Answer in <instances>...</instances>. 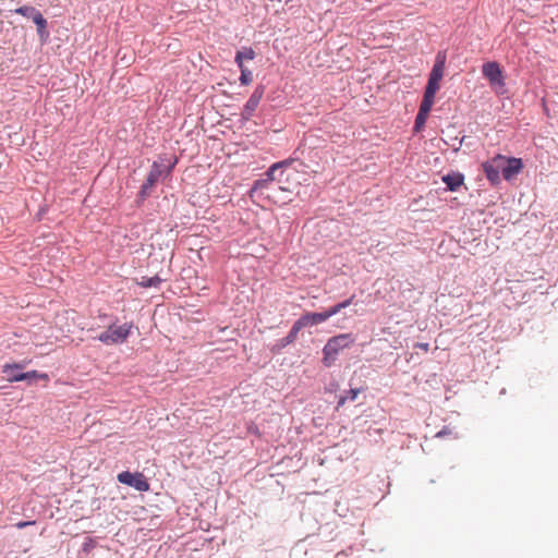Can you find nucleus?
<instances>
[{
    "mask_svg": "<svg viewBox=\"0 0 558 558\" xmlns=\"http://www.w3.org/2000/svg\"><path fill=\"white\" fill-rule=\"evenodd\" d=\"M133 324L116 325L111 324L105 331L99 333L96 339L107 345L121 344L130 336Z\"/></svg>",
    "mask_w": 558,
    "mask_h": 558,
    "instance_id": "6",
    "label": "nucleus"
},
{
    "mask_svg": "<svg viewBox=\"0 0 558 558\" xmlns=\"http://www.w3.org/2000/svg\"><path fill=\"white\" fill-rule=\"evenodd\" d=\"M168 165L165 168V178L169 177L178 163V158L173 157L172 160L168 159Z\"/></svg>",
    "mask_w": 558,
    "mask_h": 558,
    "instance_id": "25",
    "label": "nucleus"
},
{
    "mask_svg": "<svg viewBox=\"0 0 558 558\" xmlns=\"http://www.w3.org/2000/svg\"><path fill=\"white\" fill-rule=\"evenodd\" d=\"M166 160H168V157L166 154L159 155L158 159L153 161V165H151L149 171L153 172L155 175H157V178H159V179L161 177L165 178V169H162V167H163V162H166Z\"/></svg>",
    "mask_w": 558,
    "mask_h": 558,
    "instance_id": "18",
    "label": "nucleus"
},
{
    "mask_svg": "<svg viewBox=\"0 0 558 558\" xmlns=\"http://www.w3.org/2000/svg\"><path fill=\"white\" fill-rule=\"evenodd\" d=\"M427 117L428 116L425 113L417 112L415 122H414V131L415 132H420L424 128Z\"/></svg>",
    "mask_w": 558,
    "mask_h": 558,
    "instance_id": "22",
    "label": "nucleus"
},
{
    "mask_svg": "<svg viewBox=\"0 0 558 558\" xmlns=\"http://www.w3.org/2000/svg\"><path fill=\"white\" fill-rule=\"evenodd\" d=\"M146 180L156 184L159 181V178H157V175H155L153 172L149 171Z\"/></svg>",
    "mask_w": 558,
    "mask_h": 558,
    "instance_id": "28",
    "label": "nucleus"
},
{
    "mask_svg": "<svg viewBox=\"0 0 558 558\" xmlns=\"http://www.w3.org/2000/svg\"><path fill=\"white\" fill-rule=\"evenodd\" d=\"M482 73L497 94H504L506 87L505 75L498 62L488 61L484 63Z\"/></svg>",
    "mask_w": 558,
    "mask_h": 558,
    "instance_id": "7",
    "label": "nucleus"
},
{
    "mask_svg": "<svg viewBox=\"0 0 558 558\" xmlns=\"http://www.w3.org/2000/svg\"><path fill=\"white\" fill-rule=\"evenodd\" d=\"M155 185V183L145 180V182L142 184L137 195H136V204L141 206L150 195H151V189Z\"/></svg>",
    "mask_w": 558,
    "mask_h": 558,
    "instance_id": "16",
    "label": "nucleus"
},
{
    "mask_svg": "<svg viewBox=\"0 0 558 558\" xmlns=\"http://www.w3.org/2000/svg\"><path fill=\"white\" fill-rule=\"evenodd\" d=\"M353 299H354V295H352L351 298H349L348 300H345L341 303H338L337 305L332 306L328 311L316 313V324L325 322L330 316L340 312L342 308L350 306L353 303Z\"/></svg>",
    "mask_w": 558,
    "mask_h": 558,
    "instance_id": "14",
    "label": "nucleus"
},
{
    "mask_svg": "<svg viewBox=\"0 0 558 558\" xmlns=\"http://www.w3.org/2000/svg\"><path fill=\"white\" fill-rule=\"evenodd\" d=\"M354 341L355 338L352 333H341L329 339L324 348V364L330 366L337 360L338 354L351 347Z\"/></svg>",
    "mask_w": 558,
    "mask_h": 558,
    "instance_id": "4",
    "label": "nucleus"
},
{
    "mask_svg": "<svg viewBox=\"0 0 558 558\" xmlns=\"http://www.w3.org/2000/svg\"><path fill=\"white\" fill-rule=\"evenodd\" d=\"M35 524V521H20L15 524V526L19 529V530H22L26 526H29V525H34Z\"/></svg>",
    "mask_w": 558,
    "mask_h": 558,
    "instance_id": "26",
    "label": "nucleus"
},
{
    "mask_svg": "<svg viewBox=\"0 0 558 558\" xmlns=\"http://www.w3.org/2000/svg\"><path fill=\"white\" fill-rule=\"evenodd\" d=\"M361 392V389H351L348 391L347 396H343L338 401V407H341L345 403L347 400L354 401L359 393Z\"/></svg>",
    "mask_w": 558,
    "mask_h": 558,
    "instance_id": "21",
    "label": "nucleus"
},
{
    "mask_svg": "<svg viewBox=\"0 0 558 558\" xmlns=\"http://www.w3.org/2000/svg\"><path fill=\"white\" fill-rule=\"evenodd\" d=\"M264 94H265V86L262 84L257 85L242 109L241 120L243 122H247L252 119Z\"/></svg>",
    "mask_w": 558,
    "mask_h": 558,
    "instance_id": "10",
    "label": "nucleus"
},
{
    "mask_svg": "<svg viewBox=\"0 0 558 558\" xmlns=\"http://www.w3.org/2000/svg\"><path fill=\"white\" fill-rule=\"evenodd\" d=\"M305 149L298 148L293 156L284 160L272 163L264 173L268 180L278 183L287 182L292 172L307 173L312 169V159L304 157Z\"/></svg>",
    "mask_w": 558,
    "mask_h": 558,
    "instance_id": "1",
    "label": "nucleus"
},
{
    "mask_svg": "<svg viewBox=\"0 0 558 558\" xmlns=\"http://www.w3.org/2000/svg\"><path fill=\"white\" fill-rule=\"evenodd\" d=\"M33 22L35 23V25L37 27V35L39 37L40 43L46 44L50 37L47 20L43 16L41 12H39L33 19Z\"/></svg>",
    "mask_w": 558,
    "mask_h": 558,
    "instance_id": "13",
    "label": "nucleus"
},
{
    "mask_svg": "<svg viewBox=\"0 0 558 558\" xmlns=\"http://www.w3.org/2000/svg\"><path fill=\"white\" fill-rule=\"evenodd\" d=\"M304 553L305 556H307V550H306V541H302V542H299L292 549V555L295 557V558H300L299 556Z\"/></svg>",
    "mask_w": 558,
    "mask_h": 558,
    "instance_id": "24",
    "label": "nucleus"
},
{
    "mask_svg": "<svg viewBox=\"0 0 558 558\" xmlns=\"http://www.w3.org/2000/svg\"><path fill=\"white\" fill-rule=\"evenodd\" d=\"M163 282V279L158 275L154 277H142L136 283L142 288H158Z\"/></svg>",
    "mask_w": 558,
    "mask_h": 558,
    "instance_id": "17",
    "label": "nucleus"
},
{
    "mask_svg": "<svg viewBox=\"0 0 558 558\" xmlns=\"http://www.w3.org/2000/svg\"><path fill=\"white\" fill-rule=\"evenodd\" d=\"M306 326H314V313H306L296 322H294L288 335L276 340V342L271 347V352H281V350H283L286 347H288L295 340L300 330H302Z\"/></svg>",
    "mask_w": 558,
    "mask_h": 558,
    "instance_id": "5",
    "label": "nucleus"
},
{
    "mask_svg": "<svg viewBox=\"0 0 558 558\" xmlns=\"http://www.w3.org/2000/svg\"><path fill=\"white\" fill-rule=\"evenodd\" d=\"M23 363H7L2 366V373L9 383L26 381L28 386L37 383V380H48L47 373H40L36 369L23 372Z\"/></svg>",
    "mask_w": 558,
    "mask_h": 558,
    "instance_id": "3",
    "label": "nucleus"
},
{
    "mask_svg": "<svg viewBox=\"0 0 558 558\" xmlns=\"http://www.w3.org/2000/svg\"><path fill=\"white\" fill-rule=\"evenodd\" d=\"M13 12L15 14H20L22 16L33 20L36 16V14H38L40 11L37 10L35 7L22 5V7L16 8Z\"/></svg>",
    "mask_w": 558,
    "mask_h": 558,
    "instance_id": "19",
    "label": "nucleus"
},
{
    "mask_svg": "<svg viewBox=\"0 0 558 558\" xmlns=\"http://www.w3.org/2000/svg\"><path fill=\"white\" fill-rule=\"evenodd\" d=\"M271 180H268V177L264 175V178L257 179L253 182L252 187L250 190L251 193H255L257 191H262L264 189H267L268 185L271 183Z\"/></svg>",
    "mask_w": 558,
    "mask_h": 558,
    "instance_id": "20",
    "label": "nucleus"
},
{
    "mask_svg": "<svg viewBox=\"0 0 558 558\" xmlns=\"http://www.w3.org/2000/svg\"><path fill=\"white\" fill-rule=\"evenodd\" d=\"M146 180L156 184L159 181V178H157V175H155L153 172L149 171Z\"/></svg>",
    "mask_w": 558,
    "mask_h": 558,
    "instance_id": "27",
    "label": "nucleus"
},
{
    "mask_svg": "<svg viewBox=\"0 0 558 558\" xmlns=\"http://www.w3.org/2000/svg\"><path fill=\"white\" fill-rule=\"evenodd\" d=\"M117 478L119 483L130 486L141 493L148 492L150 488L147 478L140 472L132 473L130 471H123L118 474Z\"/></svg>",
    "mask_w": 558,
    "mask_h": 558,
    "instance_id": "8",
    "label": "nucleus"
},
{
    "mask_svg": "<svg viewBox=\"0 0 558 558\" xmlns=\"http://www.w3.org/2000/svg\"><path fill=\"white\" fill-rule=\"evenodd\" d=\"M97 545V542L93 537H85L82 544V551L89 554Z\"/></svg>",
    "mask_w": 558,
    "mask_h": 558,
    "instance_id": "23",
    "label": "nucleus"
},
{
    "mask_svg": "<svg viewBox=\"0 0 558 558\" xmlns=\"http://www.w3.org/2000/svg\"><path fill=\"white\" fill-rule=\"evenodd\" d=\"M416 348H420L421 350L427 352L429 350V344L425 342H418L415 344Z\"/></svg>",
    "mask_w": 558,
    "mask_h": 558,
    "instance_id": "29",
    "label": "nucleus"
},
{
    "mask_svg": "<svg viewBox=\"0 0 558 558\" xmlns=\"http://www.w3.org/2000/svg\"><path fill=\"white\" fill-rule=\"evenodd\" d=\"M463 175L461 173H449L442 177V181L450 191H457L463 184Z\"/></svg>",
    "mask_w": 558,
    "mask_h": 558,
    "instance_id": "15",
    "label": "nucleus"
},
{
    "mask_svg": "<svg viewBox=\"0 0 558 558\" xmlns=\"http://www.w3.org/2000/svg\"><path fill=\"white\" fill-rule=\"evenodd\" d=\"M504 163L505 156L497 155L482 165L483 171L492 184H498L500 182V172L502 173Z\"/></svg>",
    "mask_w": 558,
    "mask_h": 558,
    "instance_id": "9",
    "label": "nucleus"
},
{
    "mask_svg": "<svg viewBox=\"0 0 558 558\" xmlns=\"http://www.w3.org/2000/svg\"><path fill=\"white\" fill-rule=\"evenodd\" d=\"M446 57L438 53L434 66L429 73L427 85L425 87L424 96L420 105L418 112L429 114L432 107L435 102V96L440 88V82L445 73Z\"/></svg>",
    "mask_w": 558,
    "mask_h": 558,
    "instance_id": "2",
    "label": "nucleus"
},
{
    "mask_svg": "<svg viewBox=\"0 0 558 558\" xmlns=\"http://www.w3.org/2000/svg\"><path fill=\"white\" fill-rule=\"evenodd\" d=\"M254 57L255 51L251 47L244 48L243 50L238 51L235 54L234 61L241 71L239 80L242 85H248L253 81V74L247 68L244 66L243 58H246L247 60H253Z\"/></svg>",
    "mask_w": 558,
    "mask_h": 558,
    "instance_id": "11",
    "label": "nucleus"
},
{
    "mask_svg": "<svg viewBox=\"0 0 558 558\" xmlns=\"http://www.w3.org/2000/svg\"><path fill=\"white\" fill-rule=\"evenodd\" d=\"M523 168L522 159L520 158H507L505 156V163L502 168V177L505 180L509 181L514 178L518 173L521 172Z\"/></svg>",
    "mask_w": 558,
    "mask_h": 558,
    "instance_id": "12",
    "label": "nucleus"
}]
</instances>
